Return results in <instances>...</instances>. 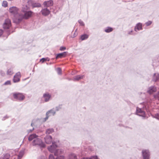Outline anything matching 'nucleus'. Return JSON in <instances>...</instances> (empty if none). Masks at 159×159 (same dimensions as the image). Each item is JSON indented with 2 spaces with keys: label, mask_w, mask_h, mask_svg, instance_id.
I'll list each match as a JSON object with an SVG mask.
<instances>
[{
  "label": "nucleus",
  "mask_w": 159,
  "mask_h": 159,
  "mask_svg": "<svg viewBox=\"0 0 159 159\" xmlns=\"http://www.w3.org/2000/svg\"><path fill=\"white\" fill-rule=\"evenodd\" d=\"M24 150L20 151L19 152L18 155V158H17V159H20L24 154Z\"/></svg>",
  "instance_id": "4be33fe9"
},
{
  "label": "nucleus",
  "mask_w": 159,
  "mask_h": 159,
  "mask_svg": "<svg viewBox=\"0 0 159 159\" xmlns=\"http://www.w3.org/2000/svg\"><path fill=\"white\" fill-rule=\"evenodd\" d=\"M2 7H6L8 6V3L7 1H3L2 3Z\"/></svg>",
  "instance_id": "7c9ffc66"
},
{
  "label": "nucleus",
  "mask_w": 159,
  "mask_h": 159,
  "mask_svg": "<svg viewBox=\"0 0 159 159\" xmlns=\"http://www.w3.org/2000/svg\"><path fill=\"white\" fill-rule=\"evenodd\" d=\"M33 124L32 123L31 124V126H33Z\"/></svg>",
  "instance_id": "4d7b16f0"
},
{
  "label": "nucleus",
  "mask_w": 159,
  "mask_h": 159,
  "mask_svg": "<svg viewBox=\"0 0 159 159\" xmlns=\"http://www.w3.org/2000/svg\"><path fill=\"white\" fill-rule=\"evenodd\" d=\"M142 156L143 159H149L150 152L148 150L143 149L142 151Z\"/></svg>",
  "instance_id": "423d86ee"
},
{
  "label": "nucleus",
  "mask_w": 159,
  "mask_h": 159,
  "mask_svg": "<svg viewBox=\"0 0 159 159\" xmlns=\"http://www.w3.org/2000/svg\"><path fill=\"white\" fill-rule=\"evenodd\" d=\"M77 30L76 29V30H75V32Z\"/></svg>",
  "instance_id": "13d9d810"
},
{
  "label": "nucleus",
  "mask_w": 159,
  "mask_h": 159,
  "mask_svg": "<svg viewBox=\"0 0 159 159\" xmlns=\"http://www.w3.org/2000/svg\"><path fill=\"white\" fill-rule=\"evenodd\" d=\"M18 158V157L16 156H14L12 157L11 159H17Z\"/></svg>",
  "instance_id": "864d4df0"
},
{
  "label": "nucleus",
  "mask_w": 159,
  "mask_h": 159,
  "mask_svg": "<svg viewBox=\"0 0 159 159\" xmlns=\"http://www.w3.org/2000/svg\"><path fill=\"white\" fill-rule=\"evenodd\" d=\"M49 59L48 58H43L40 59V61L42 63H43L45 61H49Z\"/></svg>",
  "instance_id": "473e14b6"
},
{
  "label": "nucleus",
  "mask_w": 159,
  "mask_h": 159,
  "mask_svg": "<svg viewBox=\"0 0 159 159\" xmlns=\"http://www.w3.org/2000/svg\"><path fill=\"white\" fill-rule=\"evenodd\" d=\"M57 71L58 74L61 75V68H58L57 69Z\"/></svg>",
  "instance_id": "72a5a7b5"
},
{
  "label": "nucleus",
  "mask_w": 159,
  "mask_h": 159,
  "mask_svg": "<svg viewBox=\"0 0 159 159\" xmlns=\"http://www.w3.org/2000/svg\"><path fill=\"white\" fill-rule=\"evenodd\" d=\"M77 157L74 154H71L69 155V159H77Z\"/></svg>",
  "instance_id": "bb28decb"
},
{
  "label": "nucleus",
  "mask_w": 159,
  "mask_h": 159,
  "mask_svg": "<svg viewBox=\"0 0 159 159\" xmlns=\"http://www.w3.org/2000/svg\"><path fill=\"white\" fill-rule=\"evenodd\" d=\"M9 11L14 16L13 22L16 24H19L21 22V19L23 16L21 13H19V9L16 7L13 6L9 8Z\"/></svg>",
  "instance_id": "f257e3e1"
},
{
  "label": "nucleus",
  "mask_w": 159,
  "mask_h": 159,
  "mask_svg": "<svg viewBox=\"0 0 159 159\" xmlns=\"http://www.w3.org/2000/svg\"><path fill=\"white\" fill-rule=\"evenodd\" d=\"M66 49V48L64 47H60V50L61 51H63L65 50Z\"/></svg>",
  "instance_id": "de8ad7c7"
},
{
  "label": "nucleus",
  "mask_w": 159,
  "mask_h": 159,
  "mask_svg": "<svg viewBox=\"0 0 159 159\" xmlns=\"http://www.w3.org/2000/svg\"><path fill=\"white\" fill-rule=\"evenodd\" d=\"M13 96L14 98L19 101H22L25 98V96L22 93H13Z\"/></svg>",
  "instance_id": "20e7f679"
},
{
  "label": "nucleus",
  "mask_w": 159,
  "mask_h": 159,
  "mask_svg": "<svg viewBox=\"0 0 159 159\" xmlns=\"http://www.w3.org/2000/svg\"><path fill=\"white\" fill-rule=\"evenodd\" d=\"M20 78L14 76L13 79V81L14 83H17L19 81Z\"/></svg>",
  "instance_id": "c85d7f7f"
},
{
  "label": "nucleus",
  "mask_w": 159,
  "mask_h": 159,
  "mask_svg": "<svg viewBox=\"0 0 159 159\" xmlns=\"http://www.w3.org/2000/svg\"><path fill=\"white\" fill-rule=\"evenodd\" d=\"M90 159H99L96 156H93L89 157Z\"/></svg>",
  "instance_id": "79ce46f5"
},
{
  "label": "nucleus",
  "mask_w": 159,
  "mask_h": 159,
  "mask_svg": "<svg viewBox=\"0 0 159 159\" xmlns=\"http://www.w3.org/2000/svg\"><path fill=\"white\" fill-rule=\"evenodd\" d=\"M29 9V7L27 6V5H23L21 7V11L22 12L25 13Z\"/></svg>",
  "instance_id": "6ab92c4d"
},
{
  "label": "nucleus",
  "mask_w": 159,
  "mask_h": 159,
  "mask_svg": "<svg viewBox=\"0 0 159 159\" xmlns=\"http://www.w3.org/2000/svg\"><path fill=\"white\" fill-rule=\"evenodd\" d=\"M156 90L157 89L156 87L155 86H152L148 88L147 92L149 94H152L156 92Z\"/></svg>",
  "instance_id": "9b49d317"
},
{
  "label": "nucleus",
  "mask_w": 159,
  "mask_h": 159,
  "mask_svg": "<svg viewBox=\"0 0 159 159\" xmlns=\"http://www.w3.org/2000/svg\"><path fill=\"white\" fill-rule=\"evenodd\" d=\"M0 75L2 76H4L5 75V73L2 70H0Z\"/></svg>",
  "instance_id": "c9c22d12"
},
{
  "label": "nucleus",
  "mask_w": 159,
  "mask_h": 159,
  "mask_svg": "<svg viewBox=\"0 0 159 159\" xmlns=\"http://www.w3.org/2000/svg\"><path fill=\"white\" fill-rule=\"evenodd\" d=\"M69 80H70V79H69Z\"/></svg>",
  "instance_id": "680f3d73"
},
{
  "label": "nucleus",
  "mask_w": 159,
  "mask_h": 159,
  "mask_svg": "<svg viewBox=\"0 0 159 159\" xmlns=\"http://www.w3.org/2000/svg\"><path fill=\"white\" fill-rule=\"evenodd\" d=\"M10 157V155L8 153H7L4 156V159H9Z\"/></svg>",
  "instance_id": "f704fd0d"
},
{
  "label": "nucleus",
  "mask_w": 159,
  "mask_h": 159,
  "mask_svg": "<svg viewBox=\"0 0 159 159\" xmlns=\"http://www.w3.org/2000/svg\"><path fill=\"white\" fill-rule=\"evenodd\" d=\"M3 31L2 30L0 29V36H1L3 34Z\"/></svg>",
  "instance_id": "5fc2aeb1"
},
{
  "label": "nucleus",
  "mask_w": 159,
  "mask_h": 159,
  "mask_svg": "<svg viewBox=\"0 0 159 159\" xmlns=\"http://www.w3.org/2000/svg\"><path fill=\"white\" fill-rule=\"evenodd\" d=\"M34 129V128H33L32 129H30L28 130H27V131L28 132V133H30V132H32Z\"/></svg>",
  "instance_id": "09e8293b"
},
{
  "label": "nucleus",
  "mask_w": 159,
  "mask_h": 159,
  "mask_svg": "<svg viewBox=\"0 0 159 159\" xmlns=\"http://www.w3.org/2000/svg\"><path fill=\"white\" fill-rule=\"evenodd\" d=\"M159 80V74L158 73H154L153 75L152 80V81L156 82Z\"/></svg>",
  "instance_id": "4468645a"
},
{
  "label": "nucleus",
  "mask_w": 159,
  "mask_h": 159,
  "mask_svg": "<svg viewBox=\"0 0 159 159\" xmlns=\"http://www.w3.org/2000/svg\"><path fill=\"white\" fill-rule=\"evenodd\" d=\"M32 6L33 8L35 7H40L41 5L40 3H35L32 4Z\"/></svg>",
  "instance_id": "cd10ccee"
},
{
  "label": "nucleus",
  "mask_w": 159,
  "mask_h": 159,
  "mask_svg": "<svg viewBox=\"0 0 159 159\" xmlns=\"http://www.w3.org/2000/svg\"><path fill=\"white\" fill-rule=\"evenodd\" d=\"M24 13V15L21 13L23 16L21 19V21L24 18L26 19L30 17L33 14V12L31 11H27Z\"/></svg>",
  "instance_id": "6e6552de"
},
{
  "label": "nucleus",
  "mask_w": 159,
  "mask_h": 159,
  "mask_svg": "<svg viewBox=\"0 0 159 159\" xmlns=\"http://www.w3.org/2000/svg\"><path fill=\"white\" fill-rule=\"evenodd\" d=\"M27 2L28 3V5H30V4H32V1L30 0L28 1Z\"/></svg>",
  "instance_id": "8fccbe9b"
},
{
  "label": "nucleus",
  "mask_w": 159,
  "mask_h": 159,
  "mask_svg": "<svg viewBox=\"0 0 159 159\" xmlns=\"http://www.w3.org/2000/svg\"><path fill=\"white\" fill-rule=\"evenodd\" d=\"M54 132V129L53 128H49L46 129V134H52Z\"/></svg>",
  "instance_id": "b1692460"
},
{
  "label": "nucleus",
  "mask_w": 159,
  "mask_h": 159,
  "mask_svg": "<svg viewBox=\"0 0 159 159\" xmlns=\"http://www.w3.org/2000/svg\"><path fill=\"white\" fill-rule=\"evenodd\" d=\"M89 37V35L86 34H84L81 35L80 36V39L82 40H84L87 39Z\"/></svg>",
  "instance_id": "a878e982"
},
{
  "label": "nucleus",
  "mask_w": 159,
  "mask_h": 159,
  "mask_svg": "<svg viewBox=\"0 0 159 159\" xmlns=\"http://www.w3.org/2000/svg\"><path fill=\"white\" fill-rule=\"evenodd\" d=\"M64 152V151L62 149H56L54 152V154L55 156H60Z\"/></svg>",
  "instance_id": "f3484780"
},
{
  "label": "nucleus",
  "mask_w": 159,
  "mask_h": 159,
  "mask_svg": "<svg viewBox=\"0 0 159 159\" xmlns=\"http://www.w3.org/2000/svg\"><path fill=\"white\" fill-rule=\"evenodd\" d=\"M154 117L157 119H159V113H157V114L155 115V116Z\"/></svg>",
  "instance_id": "49530a36"
},
{
  "label": "nucleus",
  "mask_w": 159,
  "mask_h": 159,
  "mask_svg": "<svg viewBox=\"0 0 159 159\" xmlns=\"http://www.w3.org/2000/svg\"><path fill=\"white\" fill-rule=\"evenodd\" d=\"M75 36H74V37H75V36Z\"/></svg>",
  "instance_id": "052dcab7"
},
{
  "label": "nucleus",
  "mask_w": 159,
  "mask_h": 159,
  "mask_svg": "<svg viewBox=\"0 0 159 159\" xmlns=\"http://www.w3.org/2000/svg\"><path fill=\"white\" fill-rule=\"evenodd\" d=\"M56 143L55 142H52V145L48 147V149L50 152L54 153L56 148L58 147Z\"/></svg>",
  "instance_id": "1a4fd4ad"
},
{
  "label": "nucleus",
  "mask_w": 159,
  "mask_h": 159,
  "mask_svg": "<svg viewBox=\"0 0 159 159\" xmlns=\"http://www.w3.org/2000/svg\"><path fill=\"white\" fill-rule=\"evenodd\" d=\"M17 77H18L19 78H20L21 77L20 73V72H18L16 73L15 75H14Z\"/></svg>",
  "instance_id": "ea45409f"
},
{
  "label": "nucleus",
  "mask_w": 159,
  "mask_h": 159,
  "mask_svg": "<svg viewBox=\"0 0 159 159\" xmlns=\"http://www.w3.org/2000/svg\"><path fill=\"white\" fill-rule=\"evenodd\" d=\"M49 116L50 115H48H48H46V117L45 118H43L42 119V121L43 122H45L47 120H48Z\"/></svg>",
  "instance_id": "2f4dec72"
},
{
  "label": "nucleus",
  "mask_w": 159,
  "mask_h": 159,
  "mask_svg": "<svg viewBox=\"0 0 159 159\" xmlns=\"http://www.w3.org/2000/svg\"><path fill=\"white\" fill-rule=\"evenodd\" d=\"M84 77V75H77L74 77L73 80L74 81H78L79 80L82 79Z\"/></svg>",
  "instance_id": "a211bd4d"
},
{
  "label": "nucleus",
  "mask_w": 159,
  "mask_h": 159,
  "mask_svg": "<svg viewBox=\"0 0 159 159\" xmlns=\"http://www.w3.org/2000/svg\"><path fill=\"white\" fill-rule=\"evenodd\" d=\"M154 98L156 99H159V91L154 95Z\"/></svg>",
  "instance_id": "c03bdc74"
},
{
  "label": "nucleus",
  "mask_w": 159,
  "mask_h": 159,
  "mask_svg": "<svg viewBox=\"0 0 159 159\" xmlns=\"http://www.w3.org/2000/svg\"><path fill=\"white\" fill-rule=\"evenodd\" d=\"M56 113V111L55 109V108H53L51 109L48 111L46 113V115H50V116H54Z\"/></svg>",
  "instance_id": "f8f14e48"
},
{
  "label": "nucleus",
  "mask_w": 159,
  "mask_h": 159,
  "mask_svg": "<svg viewBox=\"0 0 159 159\" xmlns=\"http://www.w3.org/2000/svg\"><path fill=\"white\" fill-rule=\"evenodd\" d=\"M62 108V105H59L56 106L55 109V110L56 111V112L57 111H59L60 109H61Z\"/></svg>",
  "instance_id": "c756f323"
},
{
  "label": "nucleus",
  "mask_w": 159,
  "mask_h": 159,
  "mask_svg": "<svg viewBox=\"0 0 159 159\" xmlns=\"http://www.w3.org/2000/svg\"><path fill=\"white\" fill-rule=\"evenodd\" d=\"M38 136V135H36L35 134H32L30 135L28 138V140L29 141H31L37 138V137Z\"/></svg>",
  "instance_id": "aec40b11"
},
{
  "label": "nucleus",
  "mask_w": 159,
  "mask_h": 159,
  "mask_svg": "<svg viewBox=\"0 0 159 159\" xmlns=\"http://www.w3.org/2000/svg\"><path fill=\"white\" fill-rule=\"evenodd\" d=\"M42 98L44 99V102H48L51 99V94L48 92H46L43 94Z\"/></svg>",
  "instance_id": "0eeeda50"
},
{
  "label": "nucleus",
  "mask_w": 159,
  "mask_h": 159,
  "mask_svg": "<svg viewBox=\"0 0 159 159\" xmlns=\"http://www.w3.org/2000/svg\"><path fill=\"white\" fill-rule=\"evenodd\" d=\"M75 36H74V37H75V36Z\"/></svg>",
  "instance_id": "bf43d9fd"
},
{
  "label": "nucleus",
  "mask_w": 159,
  "mask_h": 159,
  "mask_svg": "<svg viewBox=\"0 0 159 159\" xmlns=\"http://www.w3.org/2000/svg\"><path fill=\"white\" fill-rule=\"evenodd\" d=\"M142 25V24L141 23H137L134 27V31L137 32L138 31L142 30L143 29Z\"/></svg>",
  "instance_id": "ddd939ff"
},
{
  "label": "nucleus",
  "mask_w": 159,
  "mask_h": 159,
  "mask_svg": "<svg viewBox=\"0 0 159 159\" xmlns=\"http://www.w3.org/2000/svg\"><path fill=\"white\" fill-rule=\"evenodd\" d=\"M78 22L81 25L84 26V22L81 20H78Z\"/></svg>",
  "instance_id": "a19ab883"
},
{
  "label": "nucleus",
  "mask_w": 159,
  "mask_h": 159,
  "mask_svg": "<svg viewBox=\"0 0 159 159\" xmlns=\"http://www.w3.org/2000/svg\"><path fill=\"white\" fill-rule=\"evenodd\" d=\"M8 118V117L7 116H5L3 117L2 118V120H5L6 119H7Z\"/></svg>",
  "instance_id": "603ef678"
},
{
  "label": "nucleus",
  "mask_w": 159,
  "mask_h": 159,
  "mask_svg": "<svg viewBox=\"0 0 159 159\" xmlns=\"http://www.w3.org/2000/svg\"><path fill=\"white\" fill-rule=\"evenodd\" d=\"M45 143L48 144H50L53 142L52 137L50 135H46L44 138Z\"/></svg>",
  "instance_id": "9d476101"
},
{
  "label": "nucleus",
  "mask_w": 159,
  "mask_h": 159,
  "mask_svg": "<svg viewBox=\"0 0 159 159\" xmlns=\"http://www.w3.org/2000/svg\"><path fill=\"white\" fill-rule=\"evenodd\" d=\"M152 23V21L150 20L148 21V22L145 23V24L146 26H148L150 25Z\"/></svg>",
  "instance_id": "58836bf2"
},
{
  "label": "nucleus",
  "mask_w": 159,
  "mask_h": 159,
  "mask_svg": "<svg viewBox=\"0 0 159 159\" xmlns=\"http://www.w3.org/2000/svg\"><path fill=\"white\" fill-rule=\"evenodd\" d=\"M81 159H90L89 157H83Z\"/></svg>",
  "instance_id": "6e6d98bb"
},
{
  "label": "nucleus",
  "mask_w": 159,
  "mask_h": 159,
  "mask_svg": "<svg viewBox=\"0 0 159 159\" xmlns=\"http://www.w3.org/2000/svg\"><path fill=\"white\" fill-rule=\"evenodd\" d=\"M11 20L9 19H6L3 24V28L5 30H7V34L8 35H9L10 34V29L11 26Z\"/></svg>",
  "instance_id": "f03ea898"
},
{
  "label": "nucleus",
  "mask_w": 159,
  "mask_h": 159,
  "mask_svg": "<svg viewBox=\"0 0 159 159\" xmlns=\"http://www.w3.org/2000/svg\"><path fill=\"white\" fill-rule=\"evenodd\" d=\"M14 74L13 69L12 68L8 69L7 72V75H11Z\"/></svg>",
  "instance_id": "412c9836"
},
{
  "label": "nucleus",
  "mask_w": 159,
  "mask_h": 159,
  "mask_svg": "<svg viewBox=\"0 0 159 159\" xmlns=\"http://www.w3.org/2000/svg\"><path fill=\"white\" fill-rule=\"evenodd\" d=\"M136 113L137 115L142 117L143 119L145 118V113L143 107L142 108H139L137 107Z\"/></svg>",
  "instance_id": "39448f33"
},
{
  "label": "nucleus",
  "mask_w": 159,
  "mask_h": 159,
  "mask_svg": "<svg viewBox=\"0 0 159 159\" xmlns=\"http://www.w3.org/2000/svg\"><path fill=\"white\" fill-rule=\"evenodd\" d=\"M49 159H55L53 156L52 154H50L49 156Z\"/></svg>",
  "instance_id": "a18cd8bd"
},
{
  "label": "nucleus",
  "mask_w": 159,
  "mask_h": 159,
  "mask_svg": "<svg viewBox=\"0 0 159 159\" xmlns=\"http://www.w3.org/2000/svg\"><path fill=\"white\" fill-rule=\"evenodd\" d=\"M53 2L52 0H50L47 1H45L43 3L45 7H50L52 6Z\"/></svg>",
  "instance_id": "2eb2a0df"
},
{
  "label": "nucleus",
  "mask_w": 159,
  "mask_h": 159,
  "mask_svg": "<svg viewBox=\"0 0 159 159\" xmlns=\"http://www.w3.org/2000/svg\"><path fill=\"white\" fill-rule=\"evenodd\" d=\"M113 30V28L110 27H107L104 30V31L107 33L112 32Z\"/></svg>",
  "instance_id": "393cba45"
},
{
  "label": "nucleus",
  "mask_w": 159,
  "mask_h": 159,
  "mask_svg": "<svg viewBox=\"0 0 159 159\" xmlns=\"http://www.w3.org/2000/svg\"><path fill=\"white\" fill-rule=\"evenodd\" d=\"M41 12L42 14L44 16H47L50 13V11L47 8H45L43 9L41 11Z\"/></svg>",
  "instance_id": "dca6fc26"
},
{
  "label": "nucleus",
  "mask_w": 159,
  "mask_h": 159,
  "mask_svg": "<svg viewBox=\"0 0 159 159\" xmlns=\"http://www.w3.org/2000/svg\"><path fill=\"white\" fill-rule=\"evenodd\" d=\"M32 145L33 146H38L41 148L45 147V144L42 140L38 138L35 139L33 141Z\"/></svg>",
  "instance_id": "7ed1b4c3"
},
{
  "label": "nucleus",
  "mask_w": 159,
  "mask_h": 159,
  "mask_svg": "<svg viewBox=\"0 0 159 159\" xmlns=\"http://www.w3.org/2000/svg\"><path fill=\"white\" fill-rule=\"evenodd\" d=\"M65 157L63 155L57 156L56 159H64Z\"/></svg>",
  "instance_id": "4c0bfd02"
},
{
  "label": "nucleus",
  "mask_w": 159,
  "mask_h": 159,
  "mask_svg": "<svg viewBox=\"0 0 159 159\" xmlns=\"http://www.w3.org/2000/svg\"><path fill=\"white\" fill-rule=\"evenodd\" d=\"M11 84V82L10 80H7L4 83V85H10Z\"/></svg>",
  "instance_id": "e433bc0d"
},
{
  "label": "nucleus",
  "mask_w": 159,
  "mask_h": 159,
  "mask_svg": "<svg viewBox=\"0 0 159 159\" xmlns=\"http://www.w3.org/2000/svg\"><path fill=\"white\" fill-rule=\"evenodd\" d=\"M66 52H64L62 53H59L57 54V56L56 57V58L57 59L58 58H62L63 57H64L65 56Z\"/></svg>",
  "instance_id": "5701e85b"
},
{
  "label": "nucleus",
  "mask_w": 159,
  "mask_h": 159,
  "mask_svg": "<svg viewBox=\"0 0 159 159\" xmlns=\"http://www.w3.org/2000/svg\"><path fill=\"white\" fill-rule=\"evenodd\" d=\"M133 31L132 30L128 31V35H133L135 34L133 33Z\"/></svg>",
  "instance_id": "37998d69"
},
{
  "label": "nucleus",
  "mask_w": 159,
  "mask_h": 159,
  "mask_svg": "<svg viewBox=\"0 0 159 159\" xmlns=\"http://www.w3.org/2000/svg\"><path fill=\"white\" fill-rule=\"evenodd\" d=\"M38 159H46V158L44 157L41 156L39 157Z\"/></svg>",
  "instance_id": "3c124183"
}]
</instances>
